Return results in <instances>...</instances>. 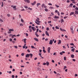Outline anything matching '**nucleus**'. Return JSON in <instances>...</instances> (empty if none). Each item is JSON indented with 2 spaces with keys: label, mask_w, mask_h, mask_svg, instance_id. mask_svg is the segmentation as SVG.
Instances as JSON below:
<instances>
[{
  "label": "nucleus",
  "mask_w": 78,
  "mask_h": 78,
  "mask_svg": "<svg viewBox=\"0 0 78 78\" xmlns=\"http://www.w3.org/2000/svg\"><path fill=\"white\" fill-rule=\"evenodd\" d=\"M12 7H13V9H14L13 10H17V9L16 8V6H13V5H11V7L12 8Z\"/></svg>",
  "instance_id": "1"
},
{
  "label": "nucleus",
  "mask_w": 78,
  "mask_h": 78,
  "mask_svg": "<svg viewBox=\"0 0 78 78\" xmlns=\"http://www.w3.org/2000/svg\"><path fill=\"white\" fill-rule=\"evenodd\" d=\"M31 29H32V30L34 31H36V27H31Z\"/></svg>",
  "instance_id": "2"
},
{
  "label": "nucleus",
  "mask_w": 78,
  "mask_h": 78,
  "mask_svg": "<svg viewBox=\"0 0 78 78\" xmlns=\"http://www.w3.org/2000/svg\"><path fill=\"white\" fill-rule=\"evenodd\" d=\"M50 49H51V48L49 47L47 49V51L48 53H50Z\"/></svg>",
  "instance_id": "3"
},
{
  "label": "nucleus",
  "mask_w": 78,
  "mask_h": 78,
  "mask_svg": "<svg viewBox=\"0 0 78 78\" xmlns=\"http://www.w3.org/2000/svg\"><path fill=\"white\" fill-rule=\"evenodd\" d=\"M24 1L25 2H27V3H30V0H24Z\"/></svg>",
  "instance_id": "4"
},
{
  "label": "nucleus",
  "mask_w": 78,
  "mask_h": 78,
  "mask_svg": "<svg viewBox=\"0 0 78 78\" xmlns=\"http://www.w3.org/2000/svg\"><path fill=\"white\" fill-rule=\"evenodd\" d=\"M52 44H53V42L52 41V40H50L49 44H50V45H52Z\"/></svg>",
  "instance_id": "5"
},
{
  "label": "nucleus",
  "mask_w": 78,
  "mask_h": 78,
  "mask_svg": "<svg viewBox=\"0 0 78 78\" xmlns=\"http://www.w3.org/2000/svg\"><path fill=\"white\" fill-rule=\"evenodd\" d=\"M36 3V1H34V3H31V5H32V6H34L35 4Z\"/></svg>",
  "instance_id": "6"
},
{
  "label": "nucleus",
  "mask_w": 78,
  "mask_h": 78,
  "mask_svg": "<svg viewBox=\"0 0 78 78\" xmlns=\"http://www.w3.org/2000/svg\"><path fill=\"white\" fill-rule=\"evenodd\" d=\"M30 54H27L26 55V58H29L30 56Z\"/></svg>",
  "instance_id": "7"
},
{
  "label": "nucleus",
  "mask_w": 78,
  "mask_h": 78,
  "mask_svg": "<svg viewBox=\"0 0 78 78\" xmlns=\"http://www.w3.org/2000/svg\"><path fill=\"white\" fill-rule=\"evenodd\" d=\"M45 34L47 36H49V34L48 33V32L47 31H45Z\"/></svg>",
  "instance_id": "8"
},
{
  "label": "nucleus",
  "mask_w": 78,
  "mask_h": 78,
  "mask_svg": "<svg viewBox=\"0 0 78 78\" xmlns=\"http://www.w3.org/2000/svg\"><path fill=\"white\" fill-rule=\"evenodd\" d=\"M9 31L10 32H11V31H14V29H10L9 30Z\"/></svg>",
  "instance_id": "9"
},
{
  "label": "nucleus",
  "mask_w": 78,
  "mask_h": 78,
  "mask_svg": "<svg viewBox=\"0 0 78 78\" xmlns=\"http://www.w3.org/2000/svg\"><path fill=\"white\" fill-rule=\"evenodd\" d=\"M61 44V40H58V44Z\"/></svg>",
  "instance_id": "10"
},
{
  "label": "nucleus",
  "mask_w": 78,
  "mask_h": 78,
  "mask_svg": "<svg viewBox=\"0 0 78 78\" xmlns=\"http://www.w3.org/2000/svg\"><path fill=\"white\" fill-rule=\"evenodd\" d=\"M34 39L35 41H37V42H38L39 41V40H38V39L36 38H34Z\"/></svg>",
  "instance_id": "11"
},
{
  "label": "nucleus",
  "mask_w": 78,
  "mask_h": 78,
  "mask_svg": "<svg viewBox=\"0 0 78 78\" xmlns=\"http://www.w3.org/2000/svg\"><path fill=\"white\" fill-rule=\"evenodd\" d=\"M70 28H71V31H72V33L73 34V27H71Z\"/></svg>",
  "instance_id": "12"
},
{
  "label": "nucleus",
  "mask_w": 78,
  "mask_h": 78,
  "mask_svg": "<svg viewBox=\"0 0 78 78\" xmlns=\"http://www.w3.org/2000/svg\"><path fill=\"white\" fill-rule=\"evenodd\" d=\"M46 65L47 66H49V65H50V63H49V62H46Z\"/></svg>",
  "instance_id": "13"
},
{
  "label": "nucleus",
  "mask_w": 78,
  "mask_h": 78,
  "mask_svg": "<svg viewBox=\"0 0 78 78\" xmlns=\"http://www.w3.org/2000/svg\"><path fill=\"white\" fill-rule=\"evenodd\" d=\"M61 23H63V22H64V20L63 19L61 18Z\"/></svg>",
  "instance_id": "14"
},
{
  "label": "nucleus",
  "mask_w": 78,
  "mask_h": 78,
  "mask_svg": "<svg viewBox=\"0 0 78 78\" xmlns=\"http://www.w3.org/2000/svg\"><path fill=\"white\" fill-rule=\"evenodd\" d=\"M74 14V12H71L70 13V16H72V15H73Z\"/></svg>",
  "instance_id": "15"
},
{
  "label": "nucleus",
  "mask_w": 78,
  "mask_h": 78,
  "mask_svg": "<svg viewBox=\"0 0 78 78\" xmlns=\"http://www.w3.org/2000/svg\"><path fill=\"white\" fill-rule=\"evenodd\" d=\"M75 14H78V11L77 10H76L75 11Z\"/></svg>",
  "instance_id": "16"
},
{
  "label": "nucleus",
  "mask_w": 78,
  "mask_h": 78,
  "mask_svg": "<svg viewBox=\"0 0 78 78\" xmlns=\"http://www.w3.org/2000/svg\"><path fill=\"white\" fill-rule=\"evenodd\" d=\"M54 18H55V19H59V16H55Z\"/></svg>",
  "instance_id": "17"
},
{
  "label": "nucleus",
  "mask_w": 78,
  "mask_h": 78,
  "mask_svg": "<svg viewBox=\"0 0 78 78\" xmlns=\"http://www.w3.org/2000/svg\"><path fill=\"white\" fill-rule=\"evenodd\" d=\"M72 6H73V4L72 3H71L69 5V7H72Z\"/></svg>",
  "instance_id": "18"
},
{
  "label": "nucleus",
  "mask_w": 78,
  "mask_h": 78,
  "mask_svg": "<svg viewBox=\"0 0 78 78\" xmlns=\"http://www.w3.org/2000/svg\"><path fill=\"white\" fill-rule=\"evenodd\" d=\"M40 5H41V3H37V7H38V6H40Z\"/></svg>",
  "instance_id": "19"
},
{
  "label": "nucleus",
  "mask_w": 78,
  "mask_h": 78,
  "mask_svg": "<svg viewBox=\"0 0 78 78\" xmlns=\"http://www.w3.org/2000/svg\"><path fill=\"white\" fill-rule=\"evenodd\" d=\"M14 37H16V35H12V39H13V38H14Z\"/></svg>",
  "instance_id": "20"
},
{
  "label": "nucleus",
  "mask_w": 78,
  "mask_h": 78,
  "mask_svg": "<svg viewBox=\"0 0 78 78\" xmlns=\"http://www.w3.org/2000/svg\"><path fill=\"white\" fill-rule=\"evenodd\" d=\"M26 40H27V39L26 38H24V42L25 44H26V43H27V42H26Z\"/></svg>",
  "instance_id": "21"
},
{
  "label": "nucleus",
  "mask_w": 78,
  "mask_h": 78,
  "mask_svg": "<svg viewBox=\"0 0 78 78\" xmlns=\"http://www.w3.org/2000/svg\"><path fill=\"white\" fill-rule=\"evenodd\" d=\"M74 55L73 54H72L71 55V58H74Z\"/></svg>",
  "instance_id": "22"
},
{
  "label": "nucleus",
  "mask_w": 78,
  "mask_h": 78,
  "mask_svg": "<svg viewBox=\"0 0 78 78\" xmlns=\"http://www.w3.org/2000/svg\"><path fill=\"white\" fill-rule=\"evenodd\" d=\"M75 48H73V49H71L72 51H73V52H74V51H75Z\"/></svg>",
  "instance_id": "23"
},
{
  "label": "nucleus",
  "mask_w": 78,
  "mask_h": 78,
  "mask_svg": "<svg viewBox=\"0 0 78 78\" xmlns=\"http://www.w3.org/2000/svg\"><path fill=\"white\" fill-rule=\"evenodd\" d=\"M52 28L54 31H56V30L55 29V27H53Z\"/></svg>",
  "instance_id": "24"
},
{
  "label": "nucleus",
  "mask_w": 78,
  "mask_h": 78,
  "mask_svg": "<svg viewBox=\"0 0 78 78\" xmlns=\"http://www.w3.org/2000/svg\"><path fill=\"white\" fill-rule=\"evenodd\" d=\"M37 69L38 70H39V71H41V69L38 67L37 68Z\"/></svg>",
  "instance_id": "25"
},
{
  "label": "nucleus",
  "mask_w": 78,
  "mask_h": 78,
  "mask_svg": "<svg viewBox=\"0 0 78 78\" xmlns=\"http://www.w3.org/2000/svg\"><path fill=\"white\" fill-rule=\"evenodd\" d=\"M30 58H32V57H33V54L30 53Z\"/></svg>",
  "instance_id": "26"
},
{
  "label": "nucleus",
  "mask_w": 78,
  "mask_h": 78,
  "mask_svg": "<svg viewBox=\"0 0 78 78\" xmlns=\"http://www.w3.org/2000/svg\"><path fill=\"white\" fill-rule=\"evenodd\" d=\"M21 22H22L23 23V22H24V20H23L22 18L21 19Z\"/></svg>",
  "instance_id": "27"
},
{
  "label": "nucleus",
  "mask_w": 78,
  "mask_h": 78,
  "mask_svg": "<svg viewBox=\"0 0 78 78\" xmlns=\"http://www.w3.org/2000/svg\"><path fill=\"white\" fill-rule=\"evenodd\" d=\"M45 6V4H42V5H41V7L42 8H44V7Z\"/></svg>",
  "instance_id": "28"
},
{
  "label": "nucleus",
  "mask_w": 78,
  "mask_h": 78,
  "mask_svg": "<svg viewBox=\"0 0 78 78\" xmlns=\"http://www.w3.org/2000/svg\"><path fill=\"white\" fill-rule=\"evenodd\" d=\"M44 10L46 12H48V9H47V8H45V9H44Z\"/></svg>",
  "instance_id": "29"
},
{
  "label": "nucleus",
  "mask_w": 78,
  "mask_h": 78,
  "mask_svg": "<svg viewBox=\"0 0 78 78\" xmlns=\"http://www.w3.org/2000/svg\"><path fill=\"white\" fill-rule=\"evenodd\" d=\"M55 28L56 29H59V27H58L57 26H56L55 27Z\"/></svg>",
  "instance_id": "30"
},
{
  "label": "nucleus",
  "mask_w": 78,
  "mask_h": 78,
  "mask_svg": "<svg viewBox=\"0 0 78 78\" xmlns=\"http://www.w3.org/2000/svg\"><path fill=\"white\" fill-rule=\"evenodd\" d=\"M28 9H29V10H30V11H31V10H32V9L31 8H30V7H28Z\"/></svg>",
  "instance_id": "31"
},
{
  "label": "nucleus",
  "mask_w": 78,
  "mask_h": 78,
  "mask_svg": "<svg viewBox=\"0 0 78 78\" xmlns=\"http://www.w3.org/2000/svg\"><path fill=\"white\" fill-rule=\"evenodd\" d=\"M61 31H66V30L64 29H62Z\"/></svg>",
  "instance_id": "32"
},
{
  "label": "nucleus",
  "mask_w": 78,
  "mask_h": 78,
  "mask_svg": "<svg viewBox=\"0 0 78 78\" xmlns=\"http://www.w3.org/2000/svg\"><path fill=\"white\" fill-rule=\"evenodd\" d=\"M61 31H66V30L64 29H62Z\"/></svg>",
  "instance_id": "33"
},
{
  "label": "nucleus",
  "mask_w": 78,
  "mask_h": 78,
  "mask_svg": "<svg viewBox=\"0 0 78 78\" xmlns=\"http://www.w3.org/2000/svg\"><path fill=\"white\" fill-rule=\"evenodd\" d=\"M2 5H1V7H3V2H2Z\"/></svg>",
  "instance_id": "34"
},
{
  "label": "nucleus",
  "mask_w": 78,
  "mask_h": 78,
  "mask_svg": "<svg viewBox=\"0 0 78 78\" xmlns=\"http://www.w3.org/2000/svg\"><path fill=\"white\" fill-rule=\"evenodd\" d=\"M55 6H56V7H57V8H59V6L57 5H55Z\"/></svg>",
  "instance_id": "35"
},
{
  "label": "nucleus",
  "mask_w": 78,
  "mask_h": 78,
  "mask_svg": "<svg viewBox=\"0 0 78 78\" xmlns=\"http://www.w3.org/2000/svg\"><path fill=\"white\" fill-rule=\"evenodd\" d=\"M64 61H66V57L65 56L64 58Z\"/></svg>",
  "instance_id": "36"
},
{
  "label": "nucleus",
  "mask_w": 78,
  "mask_h": 78,
  "mask_svg": "<svg viewBox=\"0 0 78 78\" xmlns=\"http://www.w3.org/2000/svg\"><path fill=\"white\" fill-rule=\"evenodd\" d=\"M43 52H44V53H46V51H45V49H43Z\"/></svg>",
  "instance_id": "37"
},
{
  "label": "nucleus",
  "mask_w": 78,
  "mask_h": 78,
  "mask_svg": "<svg viewBox=\"0 0 78 78\" xmlns=\"http://www.w3.org/2000/svg\"><path fill=\"white\" fill-rule=\"evenodd\" d=\"M12 38H10L9 39V41H10V42H12Z\"/></svg>",
  "instance_id": "38"
},
{
  "label": "nucleus",
  "mask_w": 78,
  "mask_h": 78,
  "mask_svg": "<svg viewBox=\"0 0 78 78\" xmlns=\"http://www.w3.org/2000/svg\"><path fill=\"white\" fill-rule=\"evenodd\" d=\"M66 68H67V66H65L64 67V70H65V69H66Z\"/></svg>",
  "instance_id": "39"
},
{
  "label": "nucleus",
  "mask_w": 78,
  "mask_h": 78,
  "mask_svg": "<svg viewBox=\"0 0 78 78\" xmlns=\"http://www.w3.org/2000/svg\"><path fill=\"white\" fill-rule=\"evenodd\" d=\"M24 55H25V54H24V53H22L21 54V56H23Z\"/></svg>",
  "instance_id": "40"
},
{
  "label": "nucleus",
  "mask_w": 78,
  "mask_h": 78,
  "mask_svg": "<svg viewBox=\"0 0 78 78\" xmlns=\"http://www.w3.org/2000/svg\"><path fill=\"white\" fill-rule=\"evenodd\" d=\"M37 21H38L39 20H40V19L39 18V17H37Z\"/></svg>",
  "instance_id": "41"
},
{
  "label": "nucleus",
  "mask_w": 78,
  "mask_h": 78,
  "mask_svg": "<svg viewBox=\"0 0 78 78\" xmlns=\"http://www.w3.org/2000/svg\"><path fill=\"white\" fill-rule=\"evenodd\" d=\"M70 45H73V46H74V44L73 43H70Z\"/></svg>",
  "instance_id": "42"
},
{
  "label": "nucleus",
  "mask_w": 78,
  "mask_h": 78,
  "mask_svg": "<svg viewBox=\"0 0 78 78\" xmlns=\"http://www.w3.org/2000/svg\"><path fill=\"white\" fill-rule=\"evenodd\" d=\"M36 36L37 37H39V35L37 34H36Z\"/></svg>",
  "instance_id": "43"
},
{
  "label": "nucleus",
  "mask_w": 78,
  "mask_h": 78,
  "mask_svg": "<svg viewBox=\"0 0 78 78\" xmlns=\"http://www.w3.org/2000/svg\"><path fill=\"white\" fill-rule=\"evenodd\" d=\"M64 19H67V16H66L64 17Z\"/></svg>",
  "instance_id": "44"
},
{
  "label": "nucleus",
  "mask_w": 78,
  "mask_h": 78,
  "mask_svg": "<svg viewBox=\"0 0 78 78\" xmlns=\"http://www.w3.org/2000/svg\"><path fill=\"white\" fill-rule=\"evenodd\" d=\"M14 47L15 48H18V47H17V46H14Z\"/></svg>",
  "instance_id": "45"
},
{
  "label": "nucleus",
  "mask_w": 78,
  "mask_h": 78,
  "mask_svg": "<svg viewBox=\"0 0 78 78\" xmlns=\"http://www.w3.org/2000/svg\"><path fill=\"white\" fill-rule=\"evenodd\" d=\"M29 30H30V32H32V30H31V29L30 28L29 29Z\"/></svg>",
  "instance_id": "46"
},
{
  "label": "nucleus",
  "mask_w": 78,
  "mask_h": 78,
  "mask_svg": "<svg viewBox=\"0 0 78 78\" xmlns=\"http://www.w3.org/2000/svg\"><path fill=\"white\" fill-rule=\"evenodd\" d=\"M14 77H15V76H14V75H12V78H14Z\"/></svg>",
  "instance_id": "47"
},
{
  "label": "nucleus",
  "mask_w": 78,
  "mask_h": 78,
  "mask_svg": "<svg viewBox=\"0 0 78 78\" xmlns=\"http://www.w3.org/2000/svg\"><path fill=\"white\" fill-rule=\"evenodd\" d=\"M46 30L47 31H49V27H47L46 28Z\"/></svg>",
  "instance_id": "48"
},
{
  "label": "nucleus",
  "mask_w": 78,
  "mask_h": 78,
  "mask_svg": "<svg viewBox=\"0 0 78 78\" xmlns=\"http://www.w3.org/2000/svg\"><path fill=\"white\" fill-rule=\"evenodd\" d=\"M49 8H50V9H53V8H53V7H52L51 6H50L49 7Z\"/></svg>",
  "instance_id": "49"
},
{
  "label": "nucleus",
  "mask_w": 78,
  "mask_h": 78,
  "mask_svg": "<svg viewBox=\"0 0 78 78\" xmlns=\"http://www.w3.org/2000/svg\"><path fill=\"white\" fill-rule=\"evenodd\" d=\"M0 22H3V20L0 19Z\"/></svg>",
  "instance_id": "50"
},
{
  "label": "nucleus",
  "mask_w": 78,
  "mask_h": 78,
  "mask_svg": "<svg viewBox=\"0 0 78 78\" xmlns=\"http://www.w3.org/2000/svg\"><path fill=\"white\" fill-rule=\"evenodd\" d=\"M24 8H26V9H27L28 8V7L27 6L25 5V6H24Z\"/></svg>",
  "instance_id": "51"
},
{
  "label": "nucleus",
  "mask_w": 78,
  "mask_h": 78,
  "mask_svg": "<svg viewBox=\"0 0 78 78\" xmlns=\"http://www.w3.org/2000/svg\"><path fill=\"white\" fill-rule=\"evenodd\" d=\"M63 48L64 49H66V46H63Z\"/></svg>",
  "instance_id": "52"
},
{
  "label": "nucleus",
  "mask_w": 78,
  "mask_h": 78,
  "mask_svg": "<svg viewBox=\"0 0 78 78\" xmlns=\"http://www.w3.org/2000/svg\"><path fill=\"white\" fill-rule=\"evenodd\" d=\"M55 12L56 13H58V10H55Z\"/></svg>",
  "instance_id": "53"
},
{
  "label": "nucleus",
  "mask_w": 78,
  "mask_h": 78,
  "mask_svg": "<svg viewBox=\"0 0 78 78\" xmlns=\"http://www.w3.org/2000/svg\"><path fill=\"white\" fill-rule=\"evenodd\" d=\"M43 64V65H44V66H45V65H46V63L44 62Z\"/></svg>",
  "instance_id": "54"
},
{
  "label": "nucleus",
  "mask_w": 78,
  "mask_h": 78,
  "mask_svg": "<svg viewBox=\"0 0 78 78\" xmlns=\"http://www.w3.org/2000/svg\"><path fill=\"white\" fill-rule=\"evenodd\" d=\"M60 54L61 55H63L62 52H60Z\"/></svg>",
  "instance_id": "55"
},
{
  "label": "nucleus",
  "mask_w": 78,
  "mask_h": 78,
  "mask_svg": "<svg viewBox=\"0 0 78 78\" xmlns=\"http://www.w3.org/2000/svg\"><path fill=\"white\" fill-rule=\"evenodd\" d=\"M39 55L40 57H42V56L41 55V53H39Z\"/></svg>",
  "instance_id": "56"
},
{
  "label": "nucleus",
  "mask_w": 78,
  "mask_h": 78,
  "mask_svg": "<svg viewBox=\"0 0 78 78\" xmlns=\"http://www.w3.org/2000/svg\"><path fill=\"white\" fill-rule=\"evenodd\" d=\"M58 16H60V14L59 13V12H58L57 13Z\"/></svg>",
  "instance_id": "57"
},
{
  "label": "nucleus",
  "mask_w": 78,
  "mask_h": 78,
  "mask_svg": "<svg viewBox=\"0 0 78 78\" xmlns=\"http://www.w3.org/2000/svg\"><path fill=\"white\" fill-rule=\"evenodd\" d=\"M20 26H23V24H22V23H20Z\"/></svg>",
  "instance_id": "58"
},
{
  "label": "nucleus",
  "mask_w": 78,
  "mask_h": 78,
  "mask_svg": "<svg viewBox=\"0 0 78 78\" xmlns=\"http://www.w3.org/2000/svg\"><path fill=\"white\" fill-rule=\"evenodd\" d=\"M27 51H28V53L30 52V51L29 49H28L27 50Z\"/></svg>",
  "instance_id": "59"
},
{
  "label": "nucleus",
  "mask_w": 78,
  "mask_h": 78,
  "mask_svg": "<svg viewBox=\"0 0 78 78\" xmlns=\"http://www.w3.org/2000/svg\"><path fill=\"white\" fill-rule=\"evenodd\" d=\"M48 5H52V4H51V3H48Z\"/></svg>",
  "instance_id": "60"
},
{
  "label": "nucleus",
  "mask_w": 78,
  "mask_h": 78,
  "mask_svg": "<svg viewBox=\"0 0 78 78\" xmlns=\"http://www.w3.org/2000/svg\"><path fill=\"white\" fill-rule=\"evenodd\" d=\"M12 36V34H9V37H11V36Z\"/></svg>",
  "instance_id": "61"
},
{
  "label": "nucleus",
  "mask_w": 78,
  "mask_h": 78,
  "mask_svg": "<svg viewBox=\"0 0 78 78\" xmlns=\"http://www.w3.org/2000/svg\"><path fill=\"white\" fill-rule=\"evenodd\" d=\"M7 16L8 17H10V14H7Z\"/></svg>",
  "instance_id": "62"
},
{
  "label": "nucleus",
  "mask_w": 78,
  "mask_h": 78,
  "mask_svg": "<svg viewBox=\"0 0 78 78\" xmlns=\"http://www.w3.org/2000/svg\"><path fill=\"white\" fill-rule=\"evenodd\" d=\"M38 31H39V29L38 28H37V29L36 32H38Z\"/></svg>",
  "instance_id": "63"
},
{
  "label": "nucleus",
  "mask_w": 78,
  "mask_h": 78,
  "mask_svg": "<svg viewBox=\"0 0 78 78\" xmlns=\"http://www.w3.org/2000/svg\"><path fill=\"white\" fill-rule=\"evenodd\" d=\"M48 23H51V21H48Z\"/></svg>",
  "instance_id": "64"
}]
</instances>
